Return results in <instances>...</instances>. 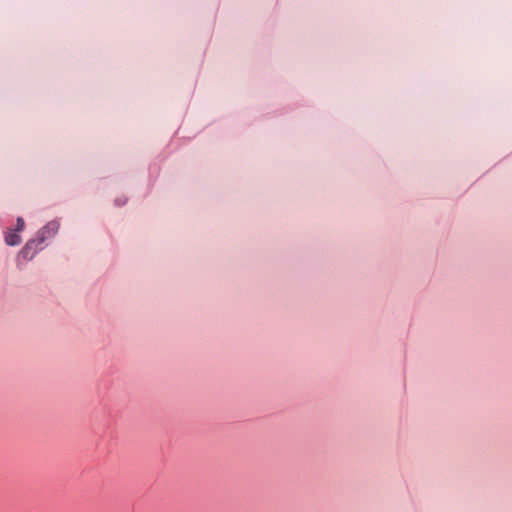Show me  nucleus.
<instances>
[{
    "instance_id": "nucleus-3",
    "label": "nucleus",
    "mask_w": 512,
    "mask_h": 512,
    "mask_svg": "<svg viewBox=\"0 0 512 512\" xmlns=\"http://www.w3.org/2000/svg\"><path fill=\"white\" fill-rule=\"evenodd\" d=\"M34 244H35V241H29L28 243H26L25 247L21 251L23 256L26 257L29 254V251L33 248Z\"/></svg>"
},
{
    "instance_id": "nucleus-1",
    "label": "nucleus",
    "mask_w": 512,
    "mask_h": 512,
    "mask_svg": "<svg viewBox=\"0 0 512 512\" xmlns=\"http://www.w3.org/2000/svg\"><path fill=\"white\" fill-rule=\"evenodd\" d=\"M5 242L9 246H16L21 243V237L17 231L8 230L5 234Z\"/></svg>"
},
{
    "instance_id": "nucleus-4",
    "label": "nucleus",
    "mask_w": 512,
    "mask_h": 512,
    "mask_svg": "<svg viewBox=\"0 0 512 512\" xmlns=\"http://www.w3.org/2000/svg\"><path fill=\"white\" fill-rule=\"evenodd\" d=\"M25 223L22 217L17 218L16 231H22L24 229Z\"/></svg>"
},
{
    "instance_id": "nucleus-2",
    "label": "nucleus",
    "mask_w": 512,
    "mask_h": 512,
    "mask_svg": "<svg viewBox=\"0 0 512 512\" xmlns=\"http://www.w3.org/2000/svg\"><path fill=\"white\" fill-rule=\"evenodd\" d=\"M59 228V224L57 222H50L48 223L41 231L42 237L40 239V242H42L47 235H52L57 232Z\"/></svg>"
}]
</instances>
